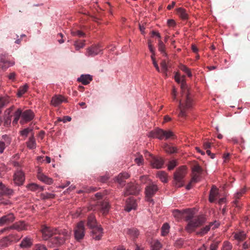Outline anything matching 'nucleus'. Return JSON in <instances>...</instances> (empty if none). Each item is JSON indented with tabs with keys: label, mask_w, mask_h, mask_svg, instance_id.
I'll return each instance as SVG.
<instances>
[{
	"label": "nucleus",
	"mask_w": 250,
	"mask_h": 250,
	"mask_svg": "<svg viewBox=\"0 0 250 250\" xmlns=\"http://www.w3.org/2000/svg\"><path fill=\"white\" fill-rule=\"evenodd\" d=\"M177 13L183 20H186L188 19V14L185 9L182 8H179L177 9Z\"/></svg>",
	"instance_id": "obj_36"
},
{
	"label": "nucleus",
	"mask_w": 250,
	"mask_h": 250,
	"mask_svg": "<svg viewBox=\"0 0 250 250\" xmlns=\"http://www.w3.org/2000/svg\"><path fill=\"white\" fill-rule=\"evenodd\" d=\"M35 250H47V248L44 245L39 244L35 245Z\"/></svg>",
	"instance_id": "obj_57"
},
{
	"label": "nucleus",
	"mask_w": 250,
	"mask_h": 250,
	"mask_svg": "<svg viewBox=\"0 0 250 250\" xmlns=\"http://www.w3.org/2000/svg\"><path fill=\"white\" fill-rule=\"evenodd\" d=\"M32 245V239L30 237H26L22 240L20 246V247L22 248H28L30 247Z\"/></svg>",
	"instance_id": "obj_26"
},
{
	"label": "nucleus",
	"mask_w": 250,
	"mask_h": 250,
	"mask_svg": "<svg viewBox=\"0 0 250 250\" xmlns=\"http://www.w3.org/2000/svg\"><path fill=\"white\" fill-rule=\"evenodd\" d=\"M5 148V143L3 141H0V153H2Z\"/></svg>",
	"instance_id": "obj_60"
},
{
	"label": "nucleus",
	"mask_w": 250,
	"mask_h": 250,
	"mask_svg": "<svg viewBox=\"0 0 250 250\" xmlns=\"http://www.w3.org/2000/svg\"><path fill=\"white\" fill-rule=\"evenodd\" d=\"M157 177L163 183H167V175L165 171H160L158 172Z\"/></svg>",
	"instance_id": "obj_37"
},
{
	"label": "nucleus",
	"mask_w": 250,
	"mask_h": 250,
	"mask_svg": "<svg viewBox=\"0 0 250 250\" xmlns=\"http://www.w3.org/2000/svg\"><path fill=\"white\" fill-rule=\"evenodd\" d=\"M10 102V99L8 96L0 97V113L1 112V109Z\"/></svg>",
	"instance_id": "obj_31"
},
{
	"label": "nucleus",
	"mask_w": 250,
	"mask_h": 250,
	"mask_svg": "<svg viewBox=\"0 0 250 250\" xmlns=\"http://www.w3.org/2000/svg\"><path fill=\"white\" fill-rule=\"evenodd\" d=\"M184 78V76L181 78L178 72H176L174 76L176 82L181 84V99L179 100L178 105V109L180 111L178 116L181 118L187 117L188 111L192 106V99Z\"/></svg>",
	"instance_id": "obj_2"
},
{
	"label": "nucleus",
	"mask_w": 250,
	"mask_h": 250,
	"mask_svg": "<svg viewBox=\"0 0 250 250\" xmlns=\"http://www.w3.org/2000/svg\"><path fill=\"white\" fill-rule=\"evenodd\" d=\"M186 174V167H183L174 174V184L175 187L180 188L184 185L183 179Z\"/></svg>",
	"instance_id": "obj_5"
},
{
	"label": "nucleus",
	"mask_w": 250,
	"mask_h": 250,
	"mask_svg": "<svg viewBox=\"0 0 250 250\" xmlns=\"http://www.w3.org/2000/svg\"><path fill=\"white\" fill-rule=\"evenodd\" d=\"M74 45L75 47L76 50H79L80 49L82 48L84 46V45H85L84 41H83V42H79L78 41H76V42H75L74 43Z\"/></svg>",
	"instance_id": "obj_49"
},
{
	"label": "nucleus",
	"mask_w": 250,
	"mask_h": 250,
	"mask_svg": "<svg viewBox=\"0 0 250 250\" xmlns=\"http://www.w3.org/2000/svg\"><path fill=\"white\" fill-rule=\"evenodd\" d=\"M14 182L17 186H21L23 184L24 180V174L21 170H17L14 175Z\"/></svg>",
	"instance_id": "obj_11"
},
{
	"label": "nucleus",
	"mask_w": 250,
	"mask_h": 250,
	"mask_svg": "<svg viewBox=\"0 0 250 250\" xmlns=\"http://www.w3.org/2000/svg\"><path fill=\"white\" fill-rule=\"evenodd\" d=\"M158 190V188L157 186L153 183L150 184L146 187L145 193L147 201L151 203L152 204H154V201L152 199V197L155 195Z\"/></svg>",
	"instance_id": "obj_4"
},
{
	"label": "nucleus",
	"mask_w": 250,
	"mask_h": 250,
	"mask_svg": "<svg viewBox=\"0 0 250 250\" xmlns=\"http://www.w3.org/2000/svg\"><path fill=\"white\" fill-rule=\"evenodd\" d=\"M134 161L139 166H142L144 163V159L142 156H140L139 157L135 158Z\"/></svg>",
	"instance_id": "obj_54"
},
{
	"label": "nucleus",
	"mask_w": 250,
	"mask_h": 250,
	"mask_svg": "<svg viewBox=\"0 0 250 250\" xmlns=\"http://www.w3.org/2000/svg\"><path fill=\"white\" fill-rule=\"evenodd\" d=\"M150 163L153 168L160 169L162 167L164 164V161L161 157H154L150 160Z\"/></svg>",
	"instance_id": "obj_16"
},
{
	"label": "nucleus",
	"mask_w": 250,
	"mask_h": 250,
	"mask_svg": "<svg viewBox=\"0 0 250 250\" xmlns=\"http://www.w3.org/2000/svg\"><path fill=\"white\" fill-rule=\"evenodd\" d=\"M32 131V129L29 127L24 128L20 131V134L22 136L26 137L30 132Z\"/></svg>",
	"instance_id": "obj_47"
},
{
	"label": "nucleus",
	"mask_w": 250,
	"mask_h": 250,
	"mask_svg": "<svg viewBox=\"0 0 250 250\" xmlns=\"http://www.w3.org/2000/svg\"><path fill=\"white\" fill-rule=\"evenodd\" d=\"M202 171L203 169L199 165H196L192 167V178L190 184L192 183H197L200 181Z\"/></svg>",
	"instance_id": "obj_6"
},
{
	"label": "nucleus",
	"mask_w": 250,
	"mask_h": 250,
	"mask_svg": "<svg viewBox=\"0 0 250 250\" xmlns=\"http://www.w3.org/2000/svg\"><path fill=\"white\" fill-rule=\"evenodd\" d=\"M184 213H186V215L184 217L185 220L188 222V223L194 219L195 217L194 216L193 211L190 209L184 210Z\"/></svg>",
	"instance_id": "obj_32"
},
{
	"label": "nucleus",
	"mask_w": 250,
	"mask_h": 250,
	"mask_svg": "<svg viewBox=\"0 0 250 250\" xmlns=\"http://www.w3.org/2000/svg\"><path fill=\"white\" fill-rule=\"evenodd\" d=\"M174 136V134L172 131L170 130L165 131L164 130V135H163V139H168L170 137H172Z\"/></svg>",
	"instance_id": "obj_50"
},
{
	"label": "nucleus",
	"mask_w": 250,
	"mask_h": 250,
	"mask_svg": "<svg viewBox=\"0 0 250 250\" xmlns=\"http://www.w3.org/2000/svg\"><path fill=\"white\" fill-rule=\"evenodd\" d=\"M140 190V186L137 184L130 183L127 185L126 188V191L125 193V195L129 194H136Z\"/></svg>",
	"instance_id": "obj_10"
},
{
	"label": "nucleus",
	"mask_w": 250,
	"mask_h": 250,
	"mask_svg": "<svg viewBox=\"0 0 250 250\" xmlns=\"http://www.w3.org/2000/svg\"><path fill=\"white\" fill-rule=\"evenodd\" d=\"M103 48L100 44L92 45L86 49L85 55L87 57H94L103 53Z\"/></svg>",
	"instance_id": "obj_7"
},
{
	"label": "nucleus",
	"mask_w": 250,
	"mask_h": 250,
	"mask_svg": "<svg viewBox=\"0 0 250 250\" xmlns=\"http://www.w3.org/2000/svg\"><path fill=\"white\" fill-rule=\"evenodd\" d=\"M26 188L31 191H41L43 190L44 188L43 187H40L36 184L31 183L26 186Z\"/></svg>",
	"instance_id": "obj_29"
},
{
	"label": "nucleus",
	"mask_w": 250,
	"mask_h": 250,
	"mask_svg": "<svg viewBox=\"0 0 250 250\" xmlns=\"http://www.w3.org/2000/svg\"><path fill=\"white\" fill-rule=\"evenodd\" d=\"M161 66L164 73L167 76V72L168 70L167 64L165 60H163L161 63Z\"/></svg>",
	"instance_id": "obj_48"
},
{
	"label": "nucleus",
	"mask_w": 250,
	"mask_h": 250,
	"mask_svg": "<svg viewBox=\"0 0 250 250\" xmlns=\"http://www.w3.org/2000/svg\"><path fill=\"white\" fill-rule=\"evenodd\" d=\"M34 117V114L31 110L28 109L23 112L21 111V119L20 121V123L21 124H24L29 122L31 121Z\"/></svg>",
	"instance_id": "obj_9"
},
{
	"label": "nucleus",
	"mask_w": 250,
	"mask_h": 250,
	"mask_svg": "<svg viewBox=\"0 0 250 250\" xmlns=\"http://www.w3.org/2000/svg\"><path fill=\"white\" fill-rule=\"evenodd\" d=\"M213 225L212 223H211L209 225H207L205 227L203 228L200 231H197L196 234L201 236L204 235L206 234L210 229L211 226Z\"/></svg>",
	"instance_id": "obj_39"
},
{
	"label": "nucleus",
	"mask_w": 250,
	"mask_h": 250,
	"mask_svg": "<svg viewBox=\"0 0 250 250\" xmlns=\"http://www.w3.org/2000/svg\"><path fill=\"white\" fill-rule=\"evenodd\" d=\"M164 149L166 152L169 153H173L177 151V148L175 147L168 145H166L164 146Z\"/></svg>",
	"instance_id": "obj_45"
},
{
	"label": "nucleus",
	"mask_w": 250,
	"mask_h": 250,
	"mask_svg": "<svg viewBox=\"0 0 250 250\" xmlns=\"http://www.w3.org/2000/svg\"><path fill=\"white\" fill-rule=\"evenodd\" d=\"M42 197L43 199H52L55 197V195L53 193H44L42 194Z\"/></svg>",
	"instance_id": "obj_53"
},
{
	"label": "nucleus",
	"mask_w": 250,
	"mask_h": 250,
	"mask_svg": "<svg viewBox=\"0 0 250 250\" xmlns=\"http://www.w3.org/2000/svg\"><path fill=\"white\" fill-rule=\"evenodd\" d=\"M206 222V218L203 215L196 216L194 219L190 220L188 223L185 227V230L188 233H192L194 231L196 228L200 227Z\"/></svg>",
	"instance_id": "obj_3"
},
{
	"label": "nucleus",
	"mask_w": 250,
	"mask_h": 250,
	"mask_svg": "<svg viewBox=\"0 0 250 250\" xmlns=\"http://www.w3.org/2000/svg\"><path fill=\"white\" fill-rule=\"evenodd\" d=\"M11 116H6L4 118V125L5 126H9L11 122Z\"/></svg>",
	"instance_id": "obj_52"
},
{
	"label": "nucleus",
	"mask_w": 250,
	"mask_h": 250,
	"mask_svg": "<svg viewBox=\"0 0 250 250\" xmlns=\"http://www.w3.org/2000/svg\"><path fill=\"white\" fill-rule=\"evenodd\" d=\"M137 208V203L135 200L130 197L126 201V204L125 207V210L127 212L130 211L132 209H135Z\"/></svg>",
	"instance_id": "obj_17"
},
{
	"label": "nucleus",
	"mask_w": 250,
	"mask_h": 250,
	"mask_svg": "<svg viewBox=\"0 0 250 250\" xmlns=\"http://www.w3.org/2000/svg\"><path fill=\"white\" fill-rule=\"evenodd\" d=\"M92 78L90 75H82L80 77L78 78L77 81L81 82L83 84L86 85L90 83L92 81Z\"/></svg>",
	"instance_id": "obj_23"
},
{
	"label": "nucleus",
	"mask_w": 250,
	"mask_h": 250,
	"mask_svg": "<svg viewBox=\"0 0 250 250\" xmlns=\"http://www.w3.org/2000/svg\"><path fill=\"white\" fill-rule=\"evenodd\" d=\"M90 229H92L91 235L93 239L95 240H100L103 234V229L102 227L99 225Z\"/></svg>",
	"instance_id": "obj_12"
},
{
	"label": "nucleus",
	"mask_w": 250,
	"mask_h": 250,
	"mask_svg": "<svg viewBox=\"0 0 250 250\" xmlns=\"http://www.w3.org/2000/svg\"><path fill=\"white\" fill-rule=\"evenodd\" d=\"M151 58L154 67H155L156 69L157 70V71L159 72L160 68L159 67L158 64L157 63V62L155 61V55H151Z\"/></svg>",
	"instance_id": "obj_56"
},
{
	"label": "nucleus",
	"mask_w": 250,
	"mask_h": 250,
	"mask_svg": "<svg viewBox=\"0 0 250 250\" xmlns=\"http://www.w3.org/2000/svg\"><path fill=\"white\" fill-rule=\"evenodd\" d=\"M246 192V189L243 188L240 189L239 191L236 192L234 195V200L233 203L235 205L236 207H238L237 204L238 203V199Z\"/></svg>",
	"instance_id": "obj_27"
},
{
	"label": "nucleus",
	"mask_w": 250,
	"mask_h": 250,
	"mask_svg": "<svg viewBox=\"0 0 250 250\" xmlns=\"http://www.w3.org/2000/svg\"><path fill=\"white\" fill-rule=\"evenodd\" d=\"M179 68L182 71L186 73L188 77H191L192 76V73L190 69L186 65L183 64H180V65H179Z\"/></svg>",
	"instance_id": "obj_42"
},
{
	"label": "nucleus",
	"mask_w": 250,
	"mask_h": 250,
	"mask_svg": "<svg viewBox=\"0 0 250 250\" xmlns=\"http://www.w3.org/2000/svg\"><path fill=\"white\" fill-rule=\"evenodd\" d=\"M66 99L61 95L53 96L51 100V104L54 106H57L62 102H66Z\"/></svg>",
	"instance_id": "obj_20"
},
{
	"label": "nucleus",
	"mask_w": 250,
	"mask_h": 250,
	"mask_svg": "<svg viewBox=\"0 0 250 250\" xmlns=\"http://www.w3.org/2000/svg\"><path fill=\"white\" fill-rule=\"evenodd\" d=\"M151 250H160L162 245L158 240L152 241L150 244Z\"/></svg>",
	"instance_id": "obj_34"
},
{
	"label": "nucleus",
	"mask_w": 250,
	"mask_h": 250,
	"mask_svg": "<svg viewBox=\"0 0 250 250\" xmlns=\"http://www.w3.org/2000/svg\"><path fill=\"white\" fill-rule=\"evenodd\" d=\"M37 177L39 180L47 185H51L53 183V180L51 178L48 177L39 170L38 172Z\"/></svg>",
	"instance_id": "obj_19"
},
{
	"label": "nucleus",
	"mask_w": 250,
	"mask_h": 250,
	"mask_svg": "<svg viewBox=\"0 0 250 250\" xmlns=\"http://www.w3.org/2000/svg\"><path fill=\"white\" fill-rule=\"evenodd\" d=\"M13 193L11 189L6 187L1 182H0V195H9Z\"/></svg>",
	"instance_id": "obj_24"
},
{
	"label": "nucleus",
	"mask_w": 250,
	"mask_h": 250,
	"mask_svg": "<svg viewBox=\"0 0 250 250\" xmlns=\"http://www.w3.org/2000/svg\"><path fill=\"white\" fill-rule=\"evenodd\" d=\"M184 210H180L178 209H174L172 211V215L177 219H180L184 216Z\"/></svg>",
	"instance_id": "obj_41"
},
{
	"label": "nucleus",
	"mask_w": 250,
	"mask_h": 250,
	"mask_svg": "<svg viewBox=\"0 0 250 250\" xmlns=\"http://www.w3.org/2000/svg\"><path fill=\"white\" fill-rule=\"evenodd\" d=\"M234 237L239 241H242L246 238V234L243 231H240L234 233Z\"/></svg>",
	"instance_id": "obj_35"
},
{
	"label": "nucleus",
	"mask_w": 250,
	"mask_h": 250,
	"mask_svg": "<svg viewBox=\"0 0 250 250\" xmlns=\"http://www.w3.org/2000/svg\"><path fill=\"white\" fill-rule=\"evenodd\" d=\"M87 226L89 228H92L98 226L95 216L90 215L89 216L87 220Z\"/></svg>",
	"instance_id": "obj_28"
},
{
	"label": "nucleus",
	"mask_w": 250,
	"mask_h": 250,
	"mask_svg": "<svg viewBox=\"0 0 250 250\" xmlns=\"http://www.w3.org/2000/svg\"><path fill=\"white\" fill-rule=\"evenodd\" d=\"M14 64L13 62H10L6 60L5 58H1L0 60V67L3 69H6L9 67Z\"/></svg>",
	"instance_id": "obj_25"
},
{
	"label": "nucleus",
	"mask_w": 250,
	"mask_h": 250,
	"mask_svg": "<svg viewBox=\"0 0 250 250\" xmlns=\"http://www.w3.org/2000/svg\"><path fill=\"white\" fill-rule=\"evenodd\" d=\"M127 233L133 239H136L139 235V230L135 228L128 229Z\"/></svg>",
	"instance_id": "obj_33"
},
{
	"label": "nucleus",
	"mask_w": 250,
	"mask_h": 250,
	"mask_svg": "<svg viewBox=\"0 0 250 250\" xmlns=\"http://www.w3.org/2000/svg\"><path fill=\"white\" fill-rule=\"evenodd\" d=\"M14 120L13 121V124L16 125L17 124L20 118L21 117V108L18 109L14 114Z\"/></svg>",
	"instance_id": "obj_40"
},
{
	"label": "nucleus",
	"mask_w": 250,
	"mask_h": 250,
	"mask_svg": "<svg viewBox=\"0 0 250 250\" xmlns=\"http://www.w3.org/2000/svg\"><path fill=\"white\" fill-rule=\"evenodd\" d=\"M14 237V235L10 234L1 239L0 240V249H2L10 246L13 241Z\"/></svg>",
	"instance_id": "obj_14"
},
{
	"label": "nucleus",
	"mask_w": 250,
	"mask_h": 250,
	"mask_svg": "<svg viewBox=\"0 0 250 250\" xmlns=\"http://www.w3.org/2000/svg\"><path fill=\"white\" fill-rule=\"evenodd\" d=\"M164 130L157 128L150 132L148 136L151 138H158L160 140L163 139Z\"/></svg>",
	"instance_id": "obj_18"
},
{
	"label": "nucleus",
	"mask_w": 250,
	"mask_h": 250,
	"mask_svg": "<svg viewBox=\"0 0 250 250\" xmlns=\"http://www.w3.org/2000/svg\"><path fill=\"white\" fill-rule=\"evenodd\" d=\"M145 157L150 162V160L152 159L155 156H153L152 154H151L148 151H146L145 153Z\"/></svg>",
	"instance_id": "obj_59"
},
{
	"label": "nucleus",
	"mask_w": 250,
	"mask_h": 250,
	"mask_svg": "<svg viewBox=\"0 0 250 250\" xmlns=\"http://www.w3.org/2000/svg\"><path fill=\"white\" fill-rule=\"evenodd\" d=\"M71 34L74 36H78L80 37H83L84 35V33L80 30H78L76 31H72Z\"/></svg>",
	"instance_id": "obj_58"
},
{
	"label": "nucleus",
	"mask_w": 250,
	"mask_h": 250,
	"mask_svg": "<svg viewBox=\"0 0 250 250\" xmlns=\"http://www.w3.org/2000/svg\"><path fill=\"white\" fill-rule=\"evenodd\" d=\"M177 165L176 162L175 160L171 161L168 165V169L170 170L173 169Z\"/></svg>",
	"instance_id": "obj_55"
},
{
	"label": "nucleus",
	"mask_w": 250,
	"mask_h": 250,
	"mask_svg": "<svg viewBox=\"0 0 250 250\" xmlns=\"http://www.w3.org/2000/svg\"><path fill=\"white\" fill-rule=\"evenodd\" d=\"M28 86L27 84H25L23 86L20 87L18 92L17 93V96L18 97H21L23 95L27 90Z\"/></svg>",
	"instance_id": "obj_44"
},
{
	"label": "nucleus",
	"mask_w": 250,
	"mask_h": 250,
	"mask_svg": "<svg viewBox=\"0 0 250 250\" xmlns=\"http://www.w3.org/2000/svg\"><path fill=\"white\" fill-rule=\"evenodd\" d=\"M15 217L13 213H8L0 218V227L9 225L14 222Z\"/></svg>",
	"instance_id": "obj_13"
},
{
	"label": "nucleus",
	"mask_w": 250,
	"mask_h": 250,
	"mask_svg": "<svg viewBox=\"0 0 250 250\" xmlns=\"http://www.w3.org/2000/svg\"><path fill=\"white\" fill-rule=\"evenodd\" d=\"M75 238L77 240L82 239L84 236V222H79L74 229Z\"/></svg>",
	"instance_id": "obj_8"
},
{
	"label": "nucleus",
	"mask_w": 250,
	"mask_h": 250,
	"mask_svg": "<svg viewBox=\"0 0 250 250\" xmlns=\"http://www.w3.org/2000/svg\"><path fill=\"white\" fill-rule=\"evenodd\" d=\"M158 50L160 52L163 53L164 55L167 56V54L165 52V45L161 40L159 42Z\"/></svg>",
	"instance_id": "obj_46"
},
{
	"label": "nucleus",
	"mask_w": 250,
	"mask_h": 250,
	"mask_svg": "<svg viewBox=\"0 0 250 250\" xmlns=\"http://www.w3.org/2000/svg\"><path fill=\"white\" fill-rule=\"evenodd\" d=\"M130 175L128 173L123 172L118 175L116 180L119 183L122 184L124 179H128Z\"/></svg>",
	"instance_id": "obj_38"
},
{
	"label": "nucleus",
	"mask_w": 250,
	"mask_h": 250,
	"mask_svg": "<svg viewBox=\"0 0 250 250\" xmlns=\"http://www.w3.org/2000/svg\"><path fill=\"white\" fill-rule=\"evenodd\" d=\"M97 206L103 214H106L108 212L110 208L109 202L107 200L98 202Z\"/></svg>",
	"instance_id": "obj_15"
},
{
	"label": "nucleus",
	"mask_w": 250,
	"mask_h": 250,
	"mask_svg": "<svg viewBox=\"0 0 250 250\" xmlns=\"http://www.w3.org/2000/svg\"><path fill=\"white\" fill-rule=\"evenodd\" d=\"M27 147L30 149H34L36 148V143L35 139L33 134L29 137L28 141L26 142Z\"/></svg>",
	"instance_id": "obj_30"
},
{
	"label": "nucleus",
	"mask_w": 250,
	"mask_h": 250,
	"mask_svg": "<svg viewBox=\"0 0 250 250\" xmlns=\"http://www.w3.org/2000/svg\"><path fill=\"white\" fill-rule=\"evenodd\" d=\"M232 249V245L228 241H225L223 243L222 250H231Z\"/></svg>",
	"instance_id": "obj_51"
},
{
	"label": "nucleus",
	"mask_w": 250,
	"mask_h": 250,
	"mask_svg": "<svg viewBox=\"0 0 250 250\" xmlns=\"http://www.w3.org/2000/svg\"><path fill=\"white\" fill-rule=\"evenodd\" d=\"M218 244L217 243L211 244L210 246V250H217Z\"/></svg>",
	"instance_id": "obj_64"
},
{
	"label": "nucleus",
	"mask_w": 250,
	"mask_h": 250,
	"mask_svg": "<svg viewBox=\"0 0 250 250\" xmlns=\"http://www.w3.org/2000/svg\"><path fill=\"white\" fill-rule=\"evenodd\" d=\"M230 157V153H226L224 154L223 156V158L224 159V162L227 163L228 160L229 159Z\"/></svg>",
	"instance_id": "obj_61"
},
{
	"label": "nucleus",
	"mask_w": 250,
	"mask_h": 250,
	"mask_svg": "<svg viewBox=\"0 0 250 250\" xmlns=\"http://www.w3.org/2000/svg\"><path fill=\"white\" fill-rule=\"evenodd\" d=\"M42 238L47 240L49 238V243L51 247H58L64 243L65 240L69 238L71 230L59 229L46 226H43L41 229Z\"/></svg>",
	"instance_id": "obj_1"
},
{
	"label": "nucleus",
	"mask_w": 250,
	"mask_h": 250,
	"mask_svg": "<svg viewBox=\"0 0 250 250\" xmlns=\"http://www.w3.org/2000/svg\"><path fill=\"white\" fill-rule=\"evenodd\" d=\"M27 224L23 221H19L14 223L12 226H10L11 229H16L18 231H22L27 229Z\"/></svg>",
	"instance_id": "obj_21"
},
{
	"label": "nucleus",
	"mask_w": 250,
	"mask_h": 250,
	"mask_svg": "<svg viewBox=\"0 0 250 250\" xmlns=\"http://www.w3.org/2000/svg\"><path fill=\"white\" fill-rule=\"evenodd\" d=\"M169 225L167 223H165L161 228V234L163 236L167 235L169 230Z\"/></svg>",
	"instance_id": "obj_43"
},
{
	"label": "nucleus",
	"mask_w": 250,
	"mask_h": 250,
	"mask_svg": "<svg viewBox=\"0 0 250 250\" xmlns=\"http://www.w3.org/2000/svg\"><path fill=\"white\" fill-rule=\"evenodd\" d=\"M218 195L219 192L218 188L215 186H213L210 191L209 196V202L211 203L214 202L216 200V198L218 197Z\"/></svg>",
	"instance_id": "obj_22"
},
{
	"label": "nucleus",
	"mask_w": 250,
	"mask_h": 250,
	"mask_svg": "<svg viewBox=\"0 0 250 250\" xmlns=\"http://www.w3.org/2000/svg\"><path fill=\"white\" fill-rule=\"evenodd\" d=\"M13 108H14V106H11L10 108L7 109L5 111V114L6 116H10V113L12 111V110H13Z\"/></svg>",
	"instance_id": "obj_62"
},
{
	"label": "nucleus",
	"mask_w": 250,
	"mask_h": 250,
	"mask_svg": "<svg viewBox=\"0 0 250 250\" xmlns=\"http://www.w3.org/2000/svg\"><path fill=\"white\" fill-rule=\"evenodd\" d=\"M134 250H146L145 248L142 245H135Z\"/></svg>",
	"instance_id": "obj_63"
}]
</instances>
